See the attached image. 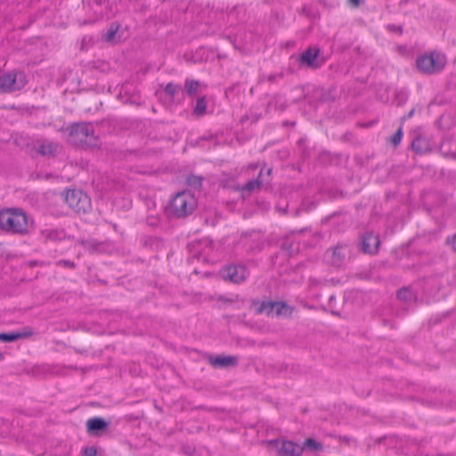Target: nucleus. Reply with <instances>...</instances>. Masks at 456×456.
I'll use <instances>...</instances> for the list:
<instances>
[{
	"mask_svg": "<svg viewBox=\"0 0 456 456\" xmlns=\"http://www.w3.org/2000/svg\"><path fill=\"white\" fill-rule=\"evenodd\" d=\"M0 228L5 232L24 234L28 232V217L20 208L0 211Z\"/></svg>",
	"mask_w": 456,
	"mask_h": 456,
	"instance_id": "1",
	"label": "nucleus"
},
{
	"mask_svg": "<svg viewBox=\"0 0 456 456\" xmlns=\"http://www.w3.org/2000/svg\"><path fill=\"white\" fill-rule=\"evenodd\" d=\"M69 142L79 147H97L100 145L99 138L95 134L91 123L73 124L69 127Z\"/></svg>",
	"mask_w": 456,
	"mask_h": 456,
	"instance_id": "2",
	"label": "nucleus"
},
{
	"mask_svg": "<svg viewBox=\"0 0 456 456\" xmlns=\"http://www.w3.org/2000/svg\"><path fill=\"white\" fill-rule=\"evenodd\" d=\"M197 207V200L190 191L178 192L170 201V215L182 218L191 215Z\"/></svg>",
	"mask_w": 456,
	"mask_h": 456,
	"instance_id": "3",
	"label": "nucleus"
},
{
	"mask_svg": "<svg viewBox=\"0 0 456 456\" xmlns=\"http://www.w3.org/2000/svg\"><path fill=\"white\" fill-rule=\"evenodd\" d=\"M418 69L425 74H435L442 71L446 64V57L438 52L419 56L416 61Z\"/></svg>",
	"mask_w": 456,
	"mask_h": 456,
	"instance_id": "4",
	"label": "nucleus"
},
{
	"mask_svg": "<svg viewBox=\"0 0 456 456\" xmlns=\"http://www.w3.org/2000/svg\"><path fill=\"white\" fill-rule=\"evenodd\" d=\"M26 76L23 72L12 71L0 77V91L12 92L20 90L26 85Z\"/></svg>",
	"mask_w": 456,
	"mask_h": 456,
	"instance_id": "5",
	"label": "nucleus"
},
{
	"mask_svg": "<svg viewBox=\"0 0 456 456\" xmlns=\"http://www.w3.org/2000/svg\"><path fill=\"white\" fill-rule=\"evenodd\" d=\"M65 201L77 213H86L90 208V200L86 194L77 190H68Z\"/></svg>",
	"mask_w": 456,
	"mask_h": 456,
	"instance_id": "6",
	"label": "nucleus"
},
{
	"mask_svg": "<svg viewBox=\"0 0 456 456\" xmlns=\"http://www.w3.org/2000/svg\"><path fill=\"white\" fill-rule=\"evenodd\" d=\"M258 314L266 313L268 315H289L292 313V309L282 302L262 303L257 308Z\"/></svg>",
	"mask_w": 456,
	"mask_h": 456,
	"instance_id": "7",
	"label": "nucleus"
},
{
	"mask_svg": "<svg viewBox=\"0 0 456 456\" xmlns=\"http://www.w3.org/2000/svg\"><path fill=\"white\" fill-rule=\"evenodd\" d=\"M222 276L224 280L234 283H240L247 278L248 272L242 265H230L222 271Z\"/></svg>",
	"mask_w": 456,
	"mask_h": 456,
	"instance_id": "8",
	"label": "nucleus"
},
{
	"mask_svg": "<svg viewBox=\"0 0 456 456\" xmlns=\"http://www.w3.org/2000/svg\"><path fill=\"white\" fill-rule=\"evenodd\" d=\"M280 456H300L303 447L290 441H273Z\"/></svg>",
	"mask_w": 456,
	"mask_h": 456,
	"instance_id": "9",
	"label": "nucleus"
},
{
	"mask_svg": "<svg viewBox=\"0 0 456 456\" xmlns=\"http://www.w3.org/2000/svg\"><path fill=\"white\" fill-rule=\"evenodd\" d=\"M349 253V248L346 245H338L332 250L326 253V258L330 261L333 265H340L346 257V255Z\"/></svg>",
	"mask_w": 456,
	"mask_h": 456,
	"instance_id": "10",
	"label": "nucleus"
},
{
	"mask_svg": "<svg viewBox=\"0 0 456 456\" xmlns=\"http://www.w3.org/2000/svg\"><path fill=\"white\" fill-rule=\"evenodd\" d=\"M61 147L59 143L48 140L39 142L37 151L46 157H54L60 153Z\"/></svg>",
	"mask_w": 456,
	"mask_h": 456,
	"instance_id": "11",
	"label": "nucleus"
},
{
	"mask_svg": "<svg viewBox=\"0 0 456 456\" xmlns=\"http://www.w3.org/2000/svg\"><path fill=\"white\" fill-rule=\"evenodd\" d=\"M434 147L435 145L431 143L430 139L422 135L417 136L411 142L412 150L419 154L430 152Z\"/></svg>",
	"mask_w": 456,
	"mask_h": 456,
	"instance_id": "12",
	"label": "nucleus"
},
{
	"mask_svg": "<svg viewBox=\"0 0 456 456\" xmlns=\"http://www.w3.org/2000/svg\"><path fill=\"white\" fill-rule=\"evenodd\" d=\"M379 246V239L373 233H366L362 240V249L364 253L375 254Z\"/></svg>",
	"mask_w": 456,
	"mask_h": 456,
	"instance_id": "13",
	"label": "nucleus"
},
{
	"mask_svg": "<svg viewBox=\"0 0 456 456\" xmlns=\"http://www.w3.org/2000/svg\"><path fill=\"white\" fill-rule=\"evenodd\" d=\"M318 54L319 49L309 48L301 54L300 61L303 64H305L309 67L316 68L319 66L316 61Z\"/></svg>",
	"mask_w": 456,
	"mask_h": 456,
	"instance_id": "14",
	"label": "nucleus"
},
{
	"mask_svg": "<svg viewBox=\"0 0 456 456\" xmlns=\"http://www.w3.org/2000/svg\"><path fill=\"white\" fill-rule=\"evenodd\" d=\"M108 422L102 418H92L86 421V428L89 434H97L99 431L105 429Z\"/></svg>",
	"mask_w": 456,
	"mask_h": 456,
	"instance_id": "15",
	"label": "nucleus"
},
{
	"mask_svg": "<svg viewBox=\"0 0 456 456\" xmlns=\"http://www.w3.org/2000/svg\"><path fill=\"white\" fill-rule=\"evenodd\" d=\"M212 246V241L208 239H204L198 242L197 244L192 245L194 250H195V256L200 258H202L204 261L207 259L206 256L208 255V252L206 249H210Z\"/></svg>",
	"mask_w": 456,
	"mask_h": 456,
	"instance_id": "16",
	"label": "nucleus"
},
{
	"mask_svg": "<svg viewBox=\"0 0 456 456\" xmlns=\"http://www.w3.org/2000/svg\"><path fill=\"white\" fill-rule=\"evenodd\" d=\"M41 236L45 241L60 240L65 237V233L62 230L45 229L41 231Z\"/></svg>",
	"mask_w": 456,
	"mask_h": 456,
	"instance_id": "17",
	"label": "nucleus"
},
{
	"mask_svg": "<svg viewBox=\"0 0 456 456\" xmlns=\"http://www.w3.org/2000/svg\"><path fill=\"white\" fill-rule=\"evenodd\" d=\"M210 362L215 367H228L235 365L237 358L235 356H218L211 359Z\"/></svg>",
	"mask_w": 456,
	"mask_h": 456,
	"instance_id": "18",
	"label": "nucleus"
},
{
	"mask_svg": "<svg viewBox=\"0 0 456 456\" xmlns=\"http://www.w3.org/2000/svg\"><path fill=\"white\" fill-rule=\"evenodd\" d=\"M26 336V334L20 332L0 333V341L12 342Z\"/></svg>",
	"mask_w": 456,
	"mask_h": 456,
	"instance_id": "19",
	"label": "nucleus"
},
{
	"mask_svg": "<svg viewBox=\"0 0 456 456\" xmlns=\"http://www.w3.org/2000/svg\"><path fill=\"white\" fill-rule=\"evenodd\" d=\"M397 297L403 302H410L415 299V294L409 289L403 288L398 290Z\"/></svg>",
	"mask_w": 456,
	"mask_h": 456,
	"instance_id": "20",
	"label": "nucleus"
},
{
	"mask_svg": "<svg viewBox=\"0 0 456 456\" xmlns=\"http://www.w3.org/2000/svg\"><path fill=\"white\" fill-rule=\"evenodd\" d=\"M184 87L189 95H194L198 93L200 82L196 80H186Z\"/></svg>",
	"mask_w": 456,
	"mask_h": 456,
	"instance_id": "21",
	"label": "nucleus"
},
{
	"mask_svg": "<svg viewBox=\"0 0 456 456\" xmlns=\"http://www.w3.org/2000/svg\"><path fill=\"white\" fill-rule=\"evenodd\" d=\"M261 184H262V182L259 180V178L254 179V180L248 182L244 185L243 190L248 191L249 192L254 191L255 190L259 189Z\"/></svg>",
	"mask_w": 456,
	"mask_h": 456,
	"instance_id": "22",
	"label": "nucleus"
},
{
	"mask_svg": "<svg viewBox=\"0 0 456 456\" xmlns=\"http://www.w3.org/2000/svg\"><path fill=\"white\" fill-rule=\"evenodd\" d=\"M207 103L205 97L199 98L194 109V111L198 115H203L205 113Z\"/></svg>",
	"mask_w": 456,
	"mask_h": 456,
	"instance_id": "23",
	"label": "nucleus"
},
{
	"mask_svg": "<svg viewBox=\"0 0 456 456\" xmlns=\"http://www.w3.org/2000/svg\"><path fill=\"white\" fill-rule=\"evenodd\" d=\"M181 89L180 86L168 83L165 87V92L171 97H174Z\"/></svg>",
	"mask_w": 456,
	"mask_h": 456,
	"instance_id": "24",
	"label": "nucleus"
},
{
	"mask_svg": "<svg viewBox=\"0 0 456 456\" xmlns=\"http://www.w3.org/2000/svg\"><path fill=\"white\" fill-rule=\"evenodd\" d=\"M305 445L307 446L308 448L314 450V451H318V450H321L322 448V444L320 443L316 442L313 438L306 439L305 442Z\"/></svg>",
	"mask_w": 456,
	"mask_h": 456,
	"instance_id": "25",
	"label": "nucleus"
},
{
	"mask_svg": "<svg viewBox=\"0 0 456 456\" xmlns=\"http://www.w3.org/2000/svg\"><path fill=\"white\" fill-rule=\"evenodd\" d=\"M402 137H403V132H402V129L399 128L396 131V133L392 136L391 141H392L393 144L397 145L401 142Z\"/></svg>",
	"mask_w": 456,
	"mask_h": 456,
	"instance_id": "26",
	"label": "nucleus"
},
{
	"mask_svg": "<svg viewBox=\"0 0 456 456\" xmlns=\"http://www.w3.org/2000/svg\"><path fill=\"white\" fill-rule=\"evenodd\" d=\"M117 30H118V27H115V28L111 27L110 28V30L104 36L105 40L106 41H111L114 38V37H115V35L117 33Z\"/></svg>",
	"mask_w": 456,
	"mask_h": 456,
	"instance_id": "27",
	"label": "nucleus"
},
{
	"mask_svg": "<svg viewBox=\"0 0 456 456\" xmlns=\"http://www.w3.org/2000/svg\"><path fill=\"white\" fill-rule=\"evenodd\" d=\"M188 182L189 184L193 187L200 186L201 184V179L198 176L190 177Z\"/></svg>",
	"mask_w": 456,
	"mask_h": 456,
	"instance_id": "28",
	"label": "nucleus"
},
{
	"mask_svg": "<svg viewBox=\"0 0 456 456\" xmlns=\"http://www.w3.org/2000/svg\"><path fill=\"white\" fill-rule=\"evenodd\" d=\"M85 456H96V450L94 447H86L84 450Z\"/></svg>",
	"mask_w": 456,
	"mask_h": 456,
	"instance_id": "29",
	"label": "nucleus"
},
{
	"mask_svg": "<svg viewBox=\"0 0 456 456\" xmlns=\"http://www.w3.org/2000/svg\"><path fill=\"white\" fill-rule=\"evenodd\" d=\"M58 265L64 266V267H74V263L68 261V260H61L57 263Z\"/></svg>",
	"mask_w": 456,
	"mask_h": 456,
	"instance_id": "30",
	"label": "nucleus"
},
{
	"mask_svg": "<svg viewBox=\"0 0 456 456\" xmlns=\"http://www.w3.org/2000/svg\"><path fill=\"white\" fill-rule=\"evenodd\" d=\"M220 300L224 301V302H231V303L232 302H233V303H240V302L242 303L243 302L242 300L239 299V297H236L234 299H232V298L229 299V298H225L224 297H221Z\"/></svg>",
	"mask_w": 456,
	"mask_h": 456,
	"instance_id": "31",
	"label": "nucleus"
},
{
	"mask_svg": "<svg viewBox=\"0 0 456 456\" xmlns=\"http://www.w3.org/2000/svg\"><path fill=\"white\" fill-rule=\"evenodd\" d=\"M349 2L354 5L357 6L359 4L360 0H349Z\"/></svg>",
	"mask_w": 456,
	"mask_h": 456,
	"instance_id": "32",
	"label": "nucleus"
},
{
	"mask_svg": "<svg viewBox=\"0 0 456 456\" xmlns=\"http://www.w3.org/2000/svg\"><path fill=\"white\" fill-rule=\"evenodd\" d=\"M413 114H414V110H411L408 113L407 118H411V117L413 116Z\"/></svg>",
	"mask_w": 456,
	"mask_h": 456,
	"instance_id": "33",
	"label": "nucleus"
},
{
	"mask_svg": "<svg viewBox=\"0 0 456 456\" xmlns=\"http://www.w3.org/2000/svg\"><path fill=\"white\" fill-rule=\"evenodd\" d=\"M3 358H4V355H3V354H2V353H0V361H2V360H3Z\"/></svg>",
	"mask_w": 456,
	"mask_h": 456,
	"instance_id": "34",
	"label": "nucleus"
}]
</instances>
